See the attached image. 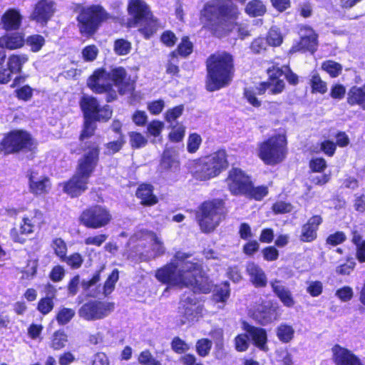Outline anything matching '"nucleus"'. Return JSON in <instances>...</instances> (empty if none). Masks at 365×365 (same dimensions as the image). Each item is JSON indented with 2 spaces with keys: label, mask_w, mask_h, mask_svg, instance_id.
<instances>
[{
  "label": "nucleus",
  "mask_w": 365,
  "mask_h": 365,
  "mask_svg": "<svg viewBox=\"0 0 365 365\" xmlns=\"http://www.w3.org/2000/svg\"><path fill=\"white\" fill-rule=\"evenodd\" d=\"M287 155V140L283 135H277L259 145L258 155L267 165L281 163Z\"/></svg>",
  "instance_id": "obj_9"
},
{
  "label": "nucleus",
  "mask_w": 365,
  "mask_h": 365,
  "mask_svg": "<svg viewBox=\"0 0 365 365\" xmlns=\"http://www.w3.org/2000/svg\"><path fill=\"white\" fill-rule=\"evenodd\" d=\"M98 155L96 145L92 144L88 147V151L78 160L76 174L64 183L65 192L73 197L80 195L87 189L88 180L98 164Z\"/></svg>",
  "instance_id": "obj_4"
},
{
  "label": "nucleus",
  "mask_w": 365,
  "mask_h": 365,
  "mask_svg": "<svg viewBox=\"0 0 365 365\" xmlns=\"http://www.w3.org/2000/svg\"><path fill=\"white\" fill-rule=\"evenodd\" d=\"M72 269L79 268L83 263V258L78 253H74L66 258L63 259Z\"/></svg>",
  "instance_id": "obj_60"
},
{
  "label": "nucleus",
  "mask_w": 365,
  "mask_h": 365,
  "mask_svg": "<svg viewBox=\"0 0 365 365\" xmlns=\"http://www.w3.org/2000/svg\"><path fill=\"white\" fill-rule=\"evenodd\" d=\"M180 55L187 56L192 51V43L188 40L187 37H183L182 41L178 47Z\"/></svg>",
  "instance_id": "obj_56"
},
{
  "label": "nucleus",
  "mask_w": 365,
  "mask_h": 365,
  "mask_svg": "<svg viewBox=\"0 0 365 365\" xmlns=\"http://www.w3.org/2000/svg\"><path fill=\"white\" fill-rule=\"evenodd\" d=\"M336 365H361L359 359L348 349L336 344L331 349Z\"/></svg>",
  "instance_id": "obj_24"
},
{
  "label": "nucleus",
  "mask_w": 365,
  "mask_h": 365,
  "mask_svg": "<svg viewBox=\"0 0 365 365\" xmlns=\"http://www.w3.org/2000/svg\"><path fill=\"white\" fill-rule=\"evenodd\" d=\"M87 84L93 92L108 93V102L117 97L115 91L113 89V85L117 87L120 94L130 93L134 90L133 82L123 67L113 68L109 72L103 68L97 69L89 77Z\"/></svg>",
  "instance_id": "obj_2"
},
{
  "label": "nucleus",
  "mask_w": 365,
  "mask_h": 365,
  "mask_svg": "<svg viewBox=\"0 0 365 365\" xmlns=\"http://www.w3.org/2000/svg\"><path fill=\"white\" fill-rule=\"evenodd\" d=\"M347 103L351 106L358 105L365 110V84L352 86L347 93Z\"/></svg>",
  "instance_id": "obj_33"
},
{
  "label": "nucleus",
  "mask_w": 365,
  "mask_h": 365,
  "mask_svg": "<svg viewBox=\"0 0 365 365\" xmlns=\"http://www.w3.org/2000/svg\"><path fill=\"white\" fill-rule=\"evenodd\" d=\"M172 349L178 354H182L190 349V346L180 337H174L171 342Z\"/></svg>",
  "instance_id": "obj_50"
},
{
  "label": "nucleus",
  "mask_w": 365,
  "mask_h": 365,
  "mask_svg": "<svg viewBox=\"0 0 365 365\" xmlns=\"http://www.w3.org/2000/svg\"><path fill=\"white\" fill-rule=\"evenodd\" d=\"M26 54H13L9 58L8 66L14 73H20L22 66L28 61Z\"/></svg>",
  "instance_id": "obj_35"
},
{
  "label": "nucleus",
  "mask_w": 365,
  "mask_h": 365,
  "mask_svg": "<svg viewBox=\"0 0 365 365\" xmlns=\"http://www.w3.org/2000/svg\"><path fill=\"white\" fill-rule=\"evenodd\" d=\"M53 302L51 297L42 298L38 304V310L43 315L48 314L53 308Z\"/></svg>",
  "instance_id": "obj_53"
},
{
  "label": "nucleus",
  "mask_w": 365,
  "mask_h": 365,
  "mask_svg": "<svg viewBox=\"0 0 365 365\" xmlns=\"http://www.w3.org/2000/svg\"><path fill=\"white\" fill-rule=\"evenodd\" d=\"M55 11L53 0H41L35 6L31 15L32 20L42 25L46 24Z\"/></svg>",
  "instance_id": "obj_22"
},
{
  "label": "nucleus",
  "mask_w": 365,
  "mask_h": 365,
  "mask_svg": "<svg viewBox=\"0 0 365 365\" xmlns=\"http://www.w3.org/2000/svg\"><path fill=\"white\" fill-rule=\"evenodd\" d=\"M33 141L30 135L23 130H14L8 133L0 143V149L5 153L17 152L21 149H30Z\"/></svg>",
  "instance_id": "obj_17"
},
{
  "label": "nucleus",
  "mask_w": 365,
  "mask_h": 365,
  "mask_svg": "<svg viewBox=\"0 0 365 365\" xmlns=\"http://www.w3.org/2000/svg\"><path fill=\"white\" fill-rule=\"evenodd\" d=\"M138 361L141 365H153L157 359L153 357L149 350H144L138 355Z\"/></svg>",
  "instance_id": "obj_55"
},
{
  "label": "nucleus",
  "mask_w": 365,
  "mask_h": 365,
  "mask_svg": "<svg viewBox=\"0 0 365 365\" xmlns=\"http://www.w3.org/2000/svg\"><path fill=\"white\" fill-rule=\"evenodd\" d=\"M311 86L313 91L320 93H326L327 83L323 81L317 73H313L311 78Z\"/></svg>",
  "instance_id": "obj_47"
},
{
  "label": "nucleus",
  "mask_w": 365,
  "mask_h": 365,
  "mask_svg": "<svg viewBox=\"0 0 365 365\" xmlns=\"http://www.w3.org/2000/svg\"><path fill=\"white\" fill-rule=\"evenodd\" d=\"M267 43L272 46H279L283 41V36L279 29L275 26L272 27L267 36Z\"/></svg>",
  "instance_id": "obj_42"
},
{
  "label": "nucleus",
  "mask_w": 365,
  "mask_h": 365,
  "mask_svg": "<svg viewBox=\"0 0 365 365\" xmlns=\"http://www.w3.org/2000/svg\"><path fill=\"white\" fill-rule=\"evenodd\" d=\"M242 329L246 334H238L235 339V349L237 351H246L250 344L249 337L252 339L254 344L262 351H267V332L262 328L253 327L243 322Z\"/></svg>",
  "instance_id": "obj_12"
},
{
  "label": "nucleus",
  "mask_w": 365,
  "mask_h": 365,
  "mask_svg": "<svg viewBox=\"0 0 365 365\" xmlns=\"http://www.w3.org/2000/svg\"><path fill=\"white\" fill-rule=\"evenodd\" d=\"M245 11L251 16H259L265 13L266 8L261 1L252 0L247 4Z\"/></svg>",
  "instance_id": "obj_37"
},
{
  "label": "nucleus",
  "mask_w": 365,
  "mask_h": 365,
  "mask_svg": "<svg viewBox=\"0 0 365 365\" xmlns=\"http://www.w3.org/2000/svg\"><path fill=\"white\" fill-rule=\"evenodd\" d=\"M309 167L312 171L321 173L326 168L327 163L324 158H316L311 160Z\"/></svg>",
  "instance_id": "obj_64"
},
{
  "label": "nucleus",
  "mask_w": 365,
  "mask_h": 365,
  "mask_svg": "<svg viewBox=\"0 0 365 365\" xmlns=\"http://www.w3.org/2000/svg\"><path fill=\"white\" fill-rule=\"evenodd\" d=\"M183 106H178L169 109L165 113V118L168 123L175 121L183 113Z\"/></svg>",
  "instance_id": "obj_51"
},
{
  "label": "nucleus",
  "mask_w": 365,
  "mask_h": 365,
  "mask_svg": "<svg viewBox=\"0 0 365 365\" xmlns=\"http://www.w3.org/2000/svg\"><path fill=\"white\" fill-rule=\"evenodd\" d=\"M52 246L56 255L61 259H63L67 250L66 245L63 240L60 238H56L53 241Z\"/></svg>",
  "instance_id": "obj_54"
},
{
  "label": "nucleus",
  "mask_w": 365,
  "mask_h": 365,
  "mask_svg": "<svg viewBox=\"0 0 365 365\" xmlns=\"http://www.w3.org/2000/svg\"><path fill=\"white\" fill-rule=\"evenodd\" d=\"M112 215L105 207L95 205L85 210L80 217L81 223L88 228L98 229L110 222Z\"/></svg>",
  "instance_id": "obj_15"
},
{
  "label": "nucleus",
  "mask_w": 365,
  "mask_h": 365,
  "mask_svg": "<svg viewBox=\"0 0 365 365\" xmlns=\"http://www.w3.org/2000/svg\"><path fill=\"white\" fill-rule=\"evenodd\" d=\"M299 34L301 37L300 41L294 45L289 52L295 53L308 51L313 53L317 46V36L314 31L309 26H302Z\"/></svg>",
  "instance_id": "obj_21"
},
{
  "label": "nucleus",
  "mask_w": 365,
  "mask_h": 365,
  "mask_svg": "<svg viewBox=\"0 0 365 365\" xmlns=\"http://www.w3.org/2000/svg\"><path fill=\"white\" fill-rule=\"evenodd\" d=\"M206 88L209 91H218L227 86L234 74L232 56L227 52L211 55L206 61Z\"/></svg>",
  "instance_id": "obj_3"
},
{
  "label": "nucleus",
  "mask_w": 365,
  "mask_h": 365,
  "mask_svg": "<svg viewBox=\"0 0 365 365\" xmlns=\"http://www.w3.org/2000/svg\"><path fill=\"white\" fill-rule=\"evenodd\" d=\"M108 18V14L99 5L83 7L77 17L81 33L86 36L93 34Z\"/></svg>",
  "instance_id": "obj_11"
},
{
  "label": "nucleus",
  "mask_w": 365,
  "mask_h": 365,
  "mask_svg": "<svg viewBox=\"0 0 365 365\" xmlns=\"http://www.w3.org/2000/svg\"><path fill=\"white\" fill-rule=\"evenodd\" d=\"M68 341L67 334L62 330L53 333L51 339V346L55 350H59L66 346Z\"/></svg>",
  "instance_id": "obj_39"
},
{
  "label": "nucleus",
  "mask_w": 365,
  "mask_h": 365,
  "mask_svg": "<svg viewBox=\"0 0 365 365\" xmlns=\"http://www.w3.org/2000/svg\"><path fill=\"white\" fill-rule=\"evenodd\" d=\"M179 167V161L177 159L175 151L166 148L163 152L160 168L165 170L175 171Z\"/></svg>",
  "instance_id": "obj_34"
},
{
  "label": "nucleus",
  "mask_w": 365,
  "mask_h": 365,
  "mask_svg": "<svg viewBox=\"0 0 365 365\" xmlns=\"http://www.w3.org/2000/svg\"><path fill=\"white\" fill-rule=\"evenodd\" d=\"M114 51L119 56L127 55L131 50V43L125 39H117L114 42Z\"/></svg>",
  "instance_id": "obj_45"
},
{
  "label": "nucleus",
  "mask_w": 365,
  "mask_h": 365,
  "mask_svg": "<svg viewBox=\"0 0 365 365\" xmlns=\"http://www.w3.org/2000/svg\"><path fill=\"white\" fill-rule=\"evenodd\" d=\"M134 237L140 242H147L150 244V250L145 255V259L155 258L165 253V248L161 239L151 231L140 230Z\"/></svg>",
  "instance_id": "obj_20"
},
{
  "label": "nucleus",
  "mask_w": 365,
  "mask_h": 365,
  "mask_svg": "<svg viewBox=\"0 0 365 365\" xmlns=\"http://www.w3.org/2000/svg\"><path fill=\"white\" fill-rule=\"evenodd\" d=\"M96 124L93 119L85 118L84 128L81 135V140L83 141L86 138L91 136L95 130Z\"/></svg>",
  "instance_id": "obj_52"
},
{
  "label": "nucleus",
  "mask_w": 365,
  "mask_h": 365,
  "mask_svg": "<svg viewBox=\"0 0 365 365\" xmlns=\"http://www.w3.org/2000/svg\"><path fill=\"white\" fill-rule=\"evenodd\" d=\"M130 19L129 27H138L145 38H149L160 27L158 21L150 12L149 6L142 0H130L128 7Z\"/></svg>",
  "instance_id": "obj_7"
},
{
  "label": "nucleus",
  "mask_w": 365,
  "mask_h": 365,
  "mask_svg": "<svg viewBox=\"0 0 365 365\" xmlns=\"http://www.w3.org/2000/svg\"><path fill=\"white\" fill-rule=\"evenodd\" d=\"M246 271L250 276V282L256 287H265L267 282L266 274L263 269L255 262H249Z\"/></svg>",
  "instance_id": "obj_27"
},
{
  "label": "nucleus",
  "mask_w": 365,
  "mask_h": 365,
  "mask_svg": "<svg viewBox=\"0 0 365 365\" xmlns=\"http://www.w3.org/2000/svg\"><path fill=\"white\" fill-rule=\"evenodd\" d=\"M365 232V224L354 225L351 230L352 235V242L354 244H358L361 241V235Z\"/></svg>",
  "instance_id": "obj_58"
},
{
  "label": "nucleus",
  "mask_w": 365,
  "mask_h": 365,
  "mask_svg": "<svg viewBox=\"0 0 365 365\" xmlns=\"http://www.w3.org/2000/svg\"><path fill=\"white\" fill-rule=\"evenodd\" d=\"M101 271L96 273L90 280L82 282L83 289L91 297H98L101 292L104 296L110 294L114 289L115 284L118 280L119 272L117 269H115L108 277L103 287L97 286V283L100 281Z\"/></svg>",
  "instance_id": "obj_16"
},
{
  "label": "nucleus",
  "mask_w": 365,
  "mask_h": 365,
  "mask_svg": "<svg viewBox=\"0 0 365 365\" xmlns=\"http://www.w3.org/2000/svg\"><path fill=\"white\" fill-rule=\"evenodd\" d=\"M136 196L141 200L144 205H153L158 202L157 197L153 194V187L150 184H141L137 189Z\"/></svg>",
  "instance_id": "obj_32"
},
{
  "label": "nucleus",
  "mask_w": 365,
  "mask_h": 365,
  "mask_svg": "<svg viewBox=\"0 0 365 365\" xmlns=\"http://www.w3.org/2000/svg\"><path fill=\"white\" fill-rule=\"evenodd\" d=\"M228 166L225 150H220L209 155L190 163V170L192 175L200 180H207L217 176Z\"/></svg>",
  "instance_id": "obj_6"
},
{
  "label": "nucleus",
  "mask_w": 365,
  "mask_h": 365,
  "mask_svg": "<svg viewBox=\"0 0 365 365\" xmlns=\"http://www.w3.org/2000/svg\"><path fill=\"white\" fill-rule=\"evenodd\" d=\"M213 297L216 302H225L230 297V284L225 282L215 286L213 290Z\"/></svg>",
  "instance_id": "obj_36"
},
{
  "label": "nucleus",
  "mask_w": 365,
  "mask_h": 365,
  "mask_svg": "<svg viewBox=\"0 0 365 365\" xmlns=\"http://www.w3.org/2000/svg\"><path fill=\"white\" fill-rule=\"evenodd\" d=\"M80 105L84 114V118L87 119H93V117L97 116L96 113L101 107L97 100L89 96H83Z\"/></svg>",
  "instance_id": "obj_31"
},
{
  "label": "nucleus",
  "mask_w": 365,
  "mask_h": 365,
  "mask_svg": "<svg viewBox=\"0 0 365 365\" xmlns=\"http://www.w3.org/2000/svg\"><path fill=\"white\" fill-rule=\"evenodd\" d=\"M268 194V188L267 186L253 187L252 182L247 192H245V195L254 198L256 200H261Z\"/></svg>",
  "instance_id": "obj_41"
},
{
  "label": "nucleus",
  "mask_w": 365,
  "mask_h": 365,
  "mask_svg": "<svg viewBox=\"0 0 365 365\" xmlns=\"http://www.w3.org/2000/svg\"><path fill=\"white\" fill-rule=\"evenodd\" d=\"M113 309V303L92 301L84 304L80 308L78 314L86 320H96L106 317Z\"/></svg>",
  "instance_id": "obj_18"
},
{
  "label": "nucleus",
  "mask_w": 365,
  "mask_h": 365,
  "mask_svg": "<svg viewBox=\"0 0 365 365\" xmlns=\"http://www.w3.org/2000/svg\"><path fill=\"white\" fill-rule=\"evenodd\" d=\"M236 13L235 9L229 8L222 0H211L201 11V21L214 35L222 37L230 29L232 17Z\"/></svg>",
  "instance_id": "obj_5"
},
{
  "label": "nucleus",
  "mask_w": 365,
  "mask_h": 365,
  "mask_svg": "<svg viewBox=\"0 0 365 365\" xmlns=\"http://www.w3.org/2000/svg\"><path fill=\"white\" fill-rule=\"evenodd\" d=\"M212 341L207 339H201L196 343V350L201 356H206L210 353Z\"/></svg>",
  "instance_id": "obj_49"
},
{
  "label": "nucleus",
  "mask_w": 365,
  "mask_h": 365,
  "mask_svg": "<svg viewBox=\"0 0 365 365\" xmlns=\"http://www.w3.org/2000/svg\"><path fill=\"white\" fill-rule=\"evenodd\" d=\"M25 43L24 36L21 33H14L0 37V48L10 50L21 48Z\"/></svg>",
  "instance_id": "obj_30"
},
{
  "label": "nucleus",
  "mask_w": 365,
  "mask_h": 365,
  "mask_svg": "<svg viewBox=\"0 0 365 365\" xmlns=\"http://www.w3.org/2000/svg\"><path fill=\"white\" fill-rule=\"evenodd\" d=\"M251 180L241 169L232 168L229 172L227 183L230 191L234 195H244L250 187Z\"/></svg>",
  "instance_id": "obj_19"
},
{
  "label": "nucleus",
  "mask_w": 365,
  "mask_h": 365,
  "mask_svg": "<svg viewBox=\"0 0 365 365\" xmlns=\"http://www.w3.org/2000/svg\"><path fill=\"white\" fill-rule=\"evenodd\" d=\"M322 222V218L319 215L310 217L307 222L302 225L299 235L300 241L303 242H312L317 237L319 226Z\"/></svg>",
  "instance_id": "obj_23"
},
{
  "label": "nucleus",
  "mask_w": 365,
  "mask_h": 365,
  "mask_svg": "<svg viewBox=\"0 0 365 365\" xmlns=\"http://www.w3.org/2000/svg\"><path fill=\"white\" fill-rule=\"evenodd\" d=\"M98 53L97 47L94 45H91L85 47L82 51V55L85 61H93L96 59Z\"/></svg>",
  "instance_id": "obj_62"
},
{
  "label": "nucleus",
  "mask_w": 365,
  "mask_h": 365,
  "mask_svg": "<svg viewBox=\"0 0 365 365\" xmlns=\"http://www.w3.org/2000/svg\"><path fill=\"white\" fill-rule=\"evenodd\" d=\"M335 294L341 302H346L351 299L354 292L352 288L345 286L337 289Z\"/></svg>",
  "instance_id": "obj_57"
},
{
  "label": "nucleus",
  "mask_w": 365,
  "mask_h": 365,
  "mask_svg": "<svg viewBox=\"0 0 365 365\" xmlns=\"http://www.w3.org/2000/svg\"><path fill=\"white\" fill-rule=\"evenodd\" d=\"M294 334L292 326L286 324H280L277 328V335L280 341L284 343L290 341Z\"/></svg>",
  "instance_id": "obj_38"
},
{
  "label": "nucleus",
  "mask_w": 365,
  "mask_h": 365,
  "mask_svg": "<svg viewBox=\"0 0 365 365\" xmlns=\"http://www.w3.org/2000/svg\"><path fill=\"white\" fill-rule=\"evenodd\" d=\"M271 285L273 292L285 307H292L294 306V300L288 288L285 287L279 281L277 280L272 282Z\"/></svg>",
  "instance_id": "obj_29"
},
{
  "label": "nucleus",
  "mask_w": 365,
  "mask_h": 365,
  "mask_svg": "<svg viewBox=\"0 0 365 365\" xmlns=\"http://www.w3.org/2000/svg\"><path fill=\"white\" fill-rule=\"evenodd\" d=\"M202 273L201 265L191 254L178 251L169 264L156 271L155 277L170 286H190L194 292L208 293L212 284Z\"/></svg>",
  "instance_id": "obj_1"
},
{
  "label": "nucleus",
  "mask_w": 365,
  "mask_h": 365,
  "mask_svg": "<svg viewBox=\"0 0 365 365\" xmlns=\"http://www.w3.org/2000/svg\"><path fill=\"white\" fill-rule=\"evenodd\" d=\"M322 68L332 78L339 76L342 71L341 64L330 60L324 61L322 65Z\"/></svg>",
  "instance_id": "obj_43"
},
{
  "label": "nucleus",
  "mask_w": 365,
  "mask_h": 365,
  "mask_svg": "<svg viewBox=\"0 0 365 365\" xmlns=\"http://www.w3.org/2000/svg\"><path fill=\"white\" fill-rule=\"evenodd\" d=\"M130 143L133 148H140L145 147L148 143L147 138L140 133H129Z\"/></svg>",
  "instance_id": "obj_46"
},
{
  "label": "nucleus",
  "mask_w": 365,
  "mask_h": 365,
  "mask_svg": "<svg viewBox=\"0 0 365 365\" xmlns=\"http://www.w3.org/2000/svg\"><path fill=\"white\" fill-rule=\"evenodd\" d=\"M202 143V138L197 133H192L189 135L187 143V151L190 153H195Z\"/></svg>",
  "instance_id": "obj_48"
},
{
  "label": "nucleus",
  "mask_w": 365,
  "mask_h": 365,
  "mask_svg": "<svg viewBox=\"0 0 365 365\" xmlns=\"http://www.w3.org/2000/svg\"><path fill=\"white\" fill-rule=\"evenodd\" d=\"M22 16L19 11L14 9H9L1 17L3 28L6 31L17 30L21 23Z\"/></svg>",
  "instance_id": "obj_28"
},
{
  "label": "nucleus",
  "mask_w": 365,
  "mask_h": 365,
  "mask_svg": "<svg viewBox=\"0 0 365 365\" xmlns=\"http://www.w3.org/2000/svg\"><path fill=\"white\" fill-rule=\"evenodd\" d=\"M96 117H93V120H104L106 121L110 118L112 115V110L109 106H104L100 107L96 113Z\"/></svg>",
  "instance_id": "obj_61"
},
{
  "label": "nucleus",
  "mask_w": 365,
  "mask_h": 365,
  "mask_svg": "<svg viewBox=\"0 0 365 365\" xmlns=\"http://www.w3.org/2000/svg\"><path fill=\"white\" fill-rule=\"evenodd\" d=\"M164 128L163 122L159 120H153L148 125V133L155 137L159 136Z\"/></svg>",
  "instance_id": "obj_63"
},
{
  "label": "nucleus",
  "mask_w": 365,
  "mask_h": 365,
  "mask_svg": "<svg viewBox=\"0 0 365 365\" xmlns=\"http://www.w3.org/2000/svg\"><path fill=\"white\" fill-rule=\"evenodd\" d=\"M288 71L287 67L284 69L278 66H272L267 70L269 78L268 82L262 83L259 87L255 88H246L245 90V97L247 102L254 107H259L261 101L258 100L257 96L262 95L268 90L272 94H277L282 91L284 87V82L280 78L284 76V73Z\"/></svg>",
  "instance_id": "obj_8"
},
{
  "label": "nucleus",
  "mask_w": 365,
  "mask_h": 365,
  "mask_svg": "<svg viewBox=\"0 0 365 365\" xmlns=\"http://www.w3.org/2000/svg\"><path fill=\"white\" fill-rule=\"evenodd\" d=\"M25 42L33 52H38L45 44V39L42 36L35 34L29 36Z\"/></svg>",
  "instance_id": "obj_44"
},
{
  "label": "nucleus",
  "mask_w": 365,
  "mask_h": 365,
  "mask_svg": "<svg viewBox=\"0 0 365 365\" xmlns=\"http://www.w3.org/2000/svg\"><path fill=\"white\" fill-rule=\"evenodd\" d=\"M76 312L73 309L61 307L56 314V321L58 324L65 325L73 318Z\"/></svg>",
  "instance_id": "obj_40"
},
{
  "label": "nucleus",
  "mask_w": 365,
  "mask_h": 365,
  "mask_svg": "<svg viewBox=\"0 0 365 365\" xmlns=\"http://www.w3.org/2000/svg\"><path fill=\"white\" fill-rule=\"evenodd\" d=\"M203 306L197 300L193 293L185 294L179 306V316L182 324L197 322L203 316Z\"/></svg>",
  "instance_id": "obj_13"
},
{
  "label": "nucleus",
  "mask_w": 365,
  "mask_h": 365,
  "mask_svg": "<svg viewBox=\"0 0 365 365\" xmlns=\"http://www.w3.org/2000/svg\"><path fill=\"white\" fill-rule=\"evenodd\" d=\"M185 128L182 125L174 127L169 134V138L173 142H180L185 136Z\"/></svg>",
  "instance_id": "obj_59"
},
{
  "label": "nucleus",
  "mask_w": 365,
  "mask_h": 365,
  "mask_svg": "<svg viewBox=\"0 0 365 365\" xmlns=\"http://www.w3.org/2000/svg\"><path fill=\"white\" fill-rule=\"evenodd\" d=\"M224 214V203L220 200L205 202L197 214L200 229L210 232L219 225Z\"/></svg>",
  "instance_id": "obj_10"
},
{
  "label": "nucleus",
  "mask_w": 365,
  "mask_h": 365,
  "mask_svg": "<svg viewBox=\"0 0 365 365\" xmlns=\"http://www.w3.org/2000/svg\"><path fill=\"white\" fill-rule=\"evenodd\" d=\"M29 187L32 193L42 195L48 192L51 183L47 177H38L37 174L32 171L29 177Z\"/></svg>",
  "instance_id": "obj_25"
},
{
  "label": "nucleus",
  "mask_w": 365,
  "mask_h": 365,
  "mask_svg": "<svg viewBox=\"0 0 365 365\" xmlns=\"http://www.w3.org/2000/svg\"><path fill=\"white\" fill-rule=\"evenodd\" d=\"M252 317L262 325H267L277 319L275 309L269 306L260 305L252 314Z\"/></svg>",
  "instance_id": "obj_26"
},
{
  "label": "nucleus",
  "mask_w": 365,
  "mask_h": 365,
  "mask_svg": "<svg viewBox=\"0 0 365 365\" xmlns=\"http://www.w3.org/2000/svg\"><path fill=\"white\" fill-rule=\"evenodd\" d=\"M43 222V214L38 210H34L24 215L20 224L19 229L14 228L11 231V238L14 242L24 243L26 236L34 233Z\"/></svg>",
  "instance_id": "obj_14"
}]
</instances>
